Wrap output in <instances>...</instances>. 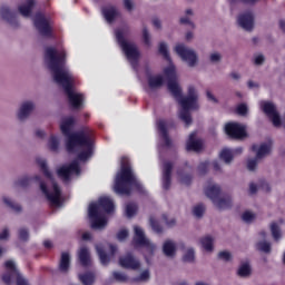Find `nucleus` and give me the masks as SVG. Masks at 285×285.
<instances>
[{
	"label": "nucleus",
	"instance_id": "aec40b11",
	"mask_svg": "<svg viewBox=\"0 0 285 285\" xmlns=\"http://www.w3.org/2000/svg\"><path fill=\"white\" fill-rule=\"evenodd\" d=\"M173 175V163L166 161L163 166V188L164 190H170Z\"/></svg>",
	"mask_w": 285,
	"mask_h": 285
},
{
	"label": "nucleus",
	"instance_id": "2eb2a0df",
	"mask_svg": "<svg viewBox=\"0 0 285 285\" xmlns=\"http://www.w3.org/2000/svg\"><path fill=\"white\" fill-rule=\"evenodd\" d=\"M237 24L245 32H253L255 30V13L253 11H244L237 17Z\"/></svg>",
	"mask_w": 285,
	"mask_h": 285
},
{
	"label": "nucleus",
	"instance_id": "423d86ee",
	"mask_svg": "<svg viewBox=\"0 0 285 285\" xmlns=\"http://www.w3.org/2000/svg\"><path fill=\"white\" fill-rule=\"evenodd\" d=\"M132 188H137V190H141V185L135 178L132 174V169L128 165V159H121V169L117 174L114 185V191L117 195H130Z\"/></svg>",
	"mask_w": 285,
	"mask_h": 285
},
{
	"label": "nucleus",
	"instance_id": "79ce46f5",
	"mask_svg": "<svg viewBox=\"0 0 285 285\" xmlns=\"http://www.w3.org/2000/svg\"><path fill=\"white\" fill-rule=\"evenodd\" d=\"M149 224L154 233H158V234L164 233V228L161 227V225H159V222L155 219V217L150 216Z\"/></svg>",
	"mask_w": 285,
	"mask_h": 285
},
{
	"label": "nucleus",
	"instance_id": "c85d7f7f",
	"mask_svg": "<svg viewBox=\"0 0 285 285\" xmlns=\"http://www.w3.org/2000/svg\"><path fill=\"white\" fill-rule=\"evenodd\" d=\"M60 273H68L70 271V253L62 252L59 262Z\"/></svg>",
	"mask_w": 285,
	"mask_h": 285
},
{
	"label": "nucleus",
	"instance_id": "5fc2aeb1",
	"mask_svg": "<svg viewBox=\"0 0 285 285\" xmlns=\"http://www.w3.org/2000/svg\"><path fill=\"white\" fill-rule=\"evenodd\" d=\"M218 258H220L223 262H230V259H233V255H230L229 252H219Z\"/></svg>",
	"mask_w": 285,
	"mask_h": 285
},
{
	"label": "nucleus",
	"instance_id": "f8f14e48",
	"mask_svg": "<svg viewBox=\"0 0 285 285\" xmlns=\"http://www.w3.org/2000/svg\"><path fill=\"white\" fill-rule=\"evenodd\" d=\"M261 110L271 119L273 126L275 128H279L282 126V117L279 116V111H277V106L271 101H262L261 102Z\"/></svg>",
	"mask_w": 285,
	"mask_h": 285
},
{
	"label": "nucleus",
	"instance_id": "473e14b6",
	"mask_svg": "<svg viewBox=\"0 0 285 285\" xmlns=\"http://www.w3.org/2000/svg\"><path fill=\"white\" fill-rule=\"evenodd\" d=\"M269 229H271L273 239L276 242H279L282 239V228L279 227V225H277V223L275 222L271 223Z\"/></svg>",
	"mask_w": 285,
	"mask_h": 285
},
{
	"label": "nucleus",
	"instance_id": "2f4dec72",
	"mask_svg": "<svg viewBox=\"0 0 285 285\" xmlns=\"http://www.w3.org/2000/svg\"><path fill=\"white\" fill-rule=\"evenodd\" d=\"M79 281L83 285H94L95 284V273L87 272L85 274H79Z\"/></svg>",
	"mask_w": 285,
	"mask_h": 285
},
{
	"label": "nucleus",
	"instance_id": "a211bd4d",
	"mask_svg": "<svg viewBox=\"0 0 285 285\" xmlns=\"http://www.w3.org/2000/svg\"><path fill=\"white\" fill-rule=\"evenodd\" d=\"M119 264L121 268H127L128 271H139L141 268V263L132 254L121 256Z\"/></svg>",
	"mask_w": 285,
	"mask_h": 285
},
{
	"label": "nucleus",
	"instance_id": "dca6fc26",
	"mask_svg": "<svg viewBox=\"0 0 285 285\" xmlns=\"http://www.w3.org/2000/svg\"><path fill=\"white\" fill-rule=\"evenodd\" d=\"M33 23L41 37H51L52 28L50 27V20L43 13H37Z\"/></svg>",
	"mask_w": 285,
	"mask_h": 285
},
{
	"label": "nucleus",
	"instance_id": "13d9d810",
	"mask_svg": "<svg viewBox=\"0 0 285 285\" xmlns=\"http://www.w3.org/2000/svg\"><path fill=\"white\" fill-rule=\"evenodd\" d=\"M128 238V229H120L117 234L118 242H124Z\"/></svg>",
	"mask_w": 285,
	"mask_h": 285
},
{
	"label": "nucleus",
	"instance_id": "338daca9",
	"mask_svg": "<svg viewBox=\"0 0 285 285\" xmlns=\"http://www.w3.org/2000/svg\"><path fill=\"white\" fill-rule=\"evenodd\" d=\"M249 195H257V185L255 183L249 184Z\"/></svg>",
	"mask_w": 285,
	"mask_h": 285
},
{
	"label": "nucleus",
	"instance_id": "bb28decb",
	"mask_svg": "<svg viewBox=\"0 0 285 285\" xmlns=\"http://www.w3.org/2000/svg\"><path fill=\"white\" fill-rule=\"evenodd\" d=\"M157 128H158L159 132L161 134V137L165 141V146H167V148H171L173 140H170V137H168V131L166 130V121L159 120L157 122Z\"/></svg>",
	"mask_w": 285,
	"mask_h": 285
},
{
	"label": "nucleus",
	"instance_id": "412c9836",
	"mask_svg": "<svg viewBox=\"0 0 285 285\" xmlns=\"http://www.w3.org/2000/svg\"><path fill=\"white\" fill-rule=\"evenodd\" d=\"M197 132H191L187 140L186 148L187 150H194V153H199L202 148H204V141L202 139H197Z\"/></svg>",
	"mask_w": 285,
	"mask_h": 285
},
{
	"label": "nucleus",
	"instance_id": "0eeeda50",
	"mask_svg": "<svg viewBox=\"0 0 285 285\" xmlns=\"http://www.w3.org/2000/svg\"><path fill=\"white\" fill-rule=\"evenodd\" d=\"M115 35L121 50L125 52L131 67L134 68V70H137L139 61V49L137 48V45H135L134 42H128L126 39H124V32H121L120 29L116 30Z\"/></svg>",
	"mask_w": 285,
	"mask_h": 285
},
{
	"label": "nucleus",
	"instance_id": "603ef678",
	"mask_svg": "<svg viewBox=\"0 0 285 285\" xmlns=\"http://www.w3.org/2000/svg\"><path fill=\"white\" fill-rule=\"evenodd\" d=\"M205 210H206V207H204V205H197L194 207L193 213L195 217L202 218L204 217Z\"/></svg>",
	"mask_w": 285,
	"mask_h": 285
},
{
	"label": "nucleus",
	"instance_id": "6e6d98bb",
	"mask_svg": "<svg viewBox=\"0 0 285 285\" xmlns=\"http://www.w3.org/2000/svg\"><path fill=\"white\" fill-rule=\"evenodd\" d=\"M206 173H208V161L200 163L198 165V175H205Z\"/></svg>",
	"mask_w": 285,
	"mask_h": 285
},
{
	"label": "nucleus",
	"instance_id": "ea45409f",
	"mask_svg": "<svg viewBox=\"0 0 285 285\" xmlns=\"http://www.w3.org/2000/svg\"><path fill=\"white\" fill-rule=\"evenodd\" d=\"M183 262L186 264H193V262H195V249L188 248L183 256Z\"/></svg>",
	"mask_w": 285,
	"mask_h": 285
},
{
	"label": "nucleus",
	"instance_id": "4c0bfd02",
	"mask_svg": "<svg viewBox=\"0 0 285 285\" xmlns=\"http://www.w3.org/2000/svg\"><path fill=\"white\" fill-rule=\"evenodd\" d=\"M219 157L225 161V164H230L233 161L234 155L230 149H223L219 154Z\"/></svg>",
	"mask_w": 285,
	"mask_h": 285
},
{
	"label": "nucleus",
	"instance_id": "4be33fe9",
	"mask_svg": "<svg viewBox=\"0 0 285 285\" xmlns=\"http://www.w3.org/2000/svg\"><path fill=\"white\" fill-rule=\"evenodd\" d=\"M101 12L107 21V23H112L117 17H120L119 10L116 7L107 6L101 8Z\"/></svg>",
	"mask_w": 285,
	"mask_h": 285
},
{
	"label": "nucleus",
	"instance_id": "f03ea898",
	"mask_svg": "<svg viewBox=\"0 0 285 285\" xmlns=\"http://www.w3.org/2000/svg\"><path fill=\"white\" fill-rule=\"evenodd\" d=\"M164 72L167 79V88L181 108L178 117L186 126H190V124H193L190 110H199V94H197V89L194 86H189L187 96L181 95V86H179L177 81V71H175L174 65L166 68Z\"/></svg>",
	"mask_w": 285,
	"mask_h": 285
},
{
	"label": "nucleus",
	"instance_id": "4468645a",
	"mask_svg": "<svg viewBox=\"0 0 285 285\" xmlns=\"http://www.w3.org/2000/svg\"><path fill=\"white\" fill-rule=\"evenodd\" d=\"M35 110H37V104L33 100H23L18 108L16 117L18 121H28Z\"/></svg>",
	"mask_w": 285,
	"mask_h": 285
},
{
	"label": "nucleus",
	"instance_id": "f257e3e1",
	"mask_svg": "<svg viewBox=\"0 0 285 285\" xmlns=\"http://www.w3.org/2000/svg\"><path fill=\"white\" fill-rule=\"evenodd\" d=\"M45 61L55 83L63 88L70 106H72V108H81L83 96L75 91V78L68 68H66V51H59L53 47H48L45 52Z\"/></svg>",
	"mask_w": 285,
	"mask_h": 285
},
{
	"label": "nucleus",
	"instance_id": "72a5a7b5",
	"mask_svg": "<svg viewBox=\"0 0 285 285\" xmlns=\"http://www.w3.org/2000/svg\"><path fill=\"white\" fill-rule=\"evenodd\" d=\"M96 250L99 255L100 263L104 266H108V264L110 263V257H108L106 252H104V247H101V245H96Z\"/></svg>",
	"mask_w": 285,
	"mask_h": 285
},
{
	"label": "nucleus",
	"instance_id": "e2e57ef3",
	"mask_svg": "<svg viewBox=\"0 0 285 285\" xmlns=\"http://www.w3.org/2000/svg\"><path fill=\"white\" fill-rule=\"evenodd\" d=\"M181 184H185V186L190 185V181H193V177L190 175L181 176L180 177Z\"/></svg>",
	"mask_w": 285,
	"mask_h": 285
},
{
	"label": "nucleus",
	"instance_id": "c756f323",
	"mask_svg": "<svg viewBox=\"0 0 285 285\" xmlns=\"http://www.w3.org/2000/svg\"><path fill=\"white\" fill-rule=\"evenodd\" d=\"M35 0H27L23 4L18 7V10L22 17H29L32 13V8H35Z\"/></svg>",
	"mask_w": 285,
	"mask_h": 285
},
{
	"label": "nucleus",
	"instance_id": "20e7f679",
	"mask_svg": "<svg viewBox=\"0 0 285 285\" xmlns=\"http://www.w3.org/2000/svg\"><path fill=\"white\" fill-rule=\"evenodd\" d=\"M37 164L38 166H40L47 179H50L51 189H48V186H46L45 183L41 181L40 176H22L13 181L14 190H19V188H28V186H30L32 181H39L40 190L45 194V197L48 199V202H50L51 206H61V189L59 188V185L55 183V178H52V173H50V170L48 169V163H46V159L43 158H37Z\"/></svg>",
	"mask_w": 285,
	"mask_h": 285
},
{
	"label": "nucleus",
	"instance_id": "3c124183",
	"mask_svg": "<svg viewBox=\"0 0 285 285\" xmlns=\"http://www.w3.org/2000/svg\"><path fill=\"white\" fill-rule=\"evenodd\" d=\"M179 23H180V26L187 24L188 27L191 28V30H195V28H196L195 22H193L188 16L181 17L179 19Z\"/></svg>",
	"mask_w": 285,
	"mask_h": 285
},
{
	"label": "nucleus",
	"instance_id": "b1692460",
	"mask_svg": "<svg viewBox=\"0 0 285 285\" xmlns=\"http://www.w3.org/2000/svg\"><path fill=\"white\" fill-rule=\"evenodd\" d=\"M220 193H222V188L219 187V185L215 183H208V185L205 187V195L212 202L217 199Z\"/></svg>",
	"mask_w": 285,
	"mask_h": 285
},
{
	"label": "nucleus",
	"instance_id": "a878e982",
	"mask_svg": "<svg viewBox=\"0 0 285 285\" xmlns=\"http://www.w3.org/2000/svg\"><path fill=\"white\" fill-rule=\"evenodd\" d=\"M163 253L166 255V257H175L177 254V244L170 239L165 240L163 245Z\"/></svg>",
	"mask_w": 285,
	"mask_h": 285
},
{
	"label": "nucleus",
	"instance_id": "c9c22d12",
	"mask_svg": "<svg viewBox=\"0 0 285 285\" xmlns=\"http://www.w3.org/2000/svg\"><path fill=\"white\" fill-rule=\"evenodd\" d=\"M213 242H214V239L210 236H205L200 239V244H202L203 248L205 250H207L208 253L213 252Z\"/></svg>",
	"mask_w": 285,
	"mask_h": 285
},
{
	"label": "nucleus",
	"instance_id": "a19ab883",
	"mask_svg": "<svg viewBox=\"0 0 285 285\" xmlns=\"http://www.w3.org/2000/svg\"><path fill=\"white\" fill-rule=\"evenodd\" d=\"M161 219L167 226V228H174V226H177V219L174 217L168 216V214H163Z\"/></svg>",
	"mask_w": 285,
	"mask_h": 285
},
{
	"label": "nucleus",
	"instance_id": "e433bc0d",
	"mask_svg": "<svg viewBox=\"0 0 285 285\" xmlns=\"http://www.w3.org/2000/svg\"><path fill=\"white\" fill-rule=\"evenodd\" d=\"M158 52L164 57V59L171 63L173 60L170 59V53H168V45H166V42L159 43Z\"/></svg>",
	"mask_w": 285,
	"mask_h": 285
},
{
	"label": "nucleus",
	"instance_id": "6e6552de",
	"mask_svg": "<svg viewBox=\"0 0 285 285\" xmlns=\"http://www.w3.org/2000/svg\"><path fill=\"white\" fill-rule=\"evenodd\" d=\"M252 151L255 153V158H249L247 160V169L255 170L257 168V164L262 161V159H266V157L271 156L273 153V142H262L261 145H253Z\"/></svg>",
	"mask_w": 285,
	"mask_h": 285
},
{
	"label": "nucleus",
	"instance_id": "58836bf2",
	"mask_svg": "<svg viewBox=\"0 0 285 285\" xmlns=\"http://www.w3.org/2000/svg\"><path fill=\"white\" fill-rule=\"evenodd\" d=\"M239 277H250V265L248 263H243L238 268Z\"/></svg>",
	"mask_w": 285,
	"mask_h": 285
},
{
	"label": "nucleus",
	"instance_id": "de8ad7c7",
	"mask_svg": "<svg viewBox=\"0 0 285 285\" xmlns=\"http://www.w3.org/2000/svg\"><path fill=\"white\" fill-rule=\"evenodd\" d=\"M223 56L219 51H214L209 53V62L217 65L222 63Z\"/></svg>",
	"mask_w": 285,
	"mask_h": 285
},
{
	"label": "nucleus",
	"instance_id": "0e129e2a",
	"mask_svg": "<svg viewBox=\"0 0 285 285\" xmlns=\"http://www.w3.org/2000/svg\"><path fill=\"white\" fill-rule=\"evenodd\" d=\"M206 97L209 101H213L214 104H219V100H217L213 92H210L209 90L206 91Z\"/></svg>",
	"mask_w": 285,
	"mask_h": 285
},
{
	"label": "nucleus",
	"instance_id": "a18cd8bd",
	"mask_svg": "<svg viewBox=\"0 0 285 285\" xmlns=\"http://www.w3.org/2000/svg\"><path fill=\"white\" fill-rule=\"evenodd\" d=\"M236 112L239 117H248V105L246 102H242L236 107Z\"/></svg>",
	"mask_w": 285,
	"mask_h": 285
},
{
	"label": "nucleus",
	"instance_id": "cd10ccee",
	"mask_svg": "<svg viewBox=\"0 0 285 285\" xmlns=\"http://www.w3.org/2000/svg\"><path fill=\"white\" fill-rule=\"evenodd\" d=\"M78 258L81 266H90V250L88 249V247H80V249L78 250Z\"/></svg>",
	"mask_w": 285,
	"mask_h": 285
},
{
	"label": "nucleus",
	"instance_id": "9b49d317",
	"mask_svg": "<svg viewBox=\"0 0 285 285\" xmlns=\"http://www.w3.org/2000/svg\"><path fill=\"white\" fill-rule=\"evenodd\" d=\"M58 177L62 179V181L68 183L75 175L79 177L81 175V168H79V160H73L69 165H65L57 170Z\"/></svg>",
	"mask_w": 285,
	"mask_h": 285
},
{
	"label": "nucleus",
	"instance_id": "680f3d73",
	"mask_svg": "<svg viewBox=\"0 0 285 285\" xmlns=\"http://www.w3.org/2000/svg\"><path fill=\"white\" fill-rule=\"evenodd\" d=\"M0 239H10V229H8V227L3 228L2 233L0 234Z\"/></svg>",
	"mask_w": 285,
	"mask_h": 285
},
{
	"label": "nucleus",
	"instance_id": "7c9ffc66",
	"mask_svg": "<svg viewBox=\"0 0 285 285\" xmlns=\"http://www.w3.org/2000/svg\"><path fill=\"white\" fill-rule=\"evenodd\" d=\"M2 202L6 205L7 208H11L13 210V213H21V210H23V208L21 207L20 204L14 203L12 199L8 198V197H2Z\"/></svg>",
	"mask_w": 285,
	"mask_h": 285
},
{
	"label": "nucleus",
	"instance_id": "1a4fd4ad",
	"mask_svg": "<svg viewBox=\"0 0 285 285\" xmlns=\"http://www.w3.org/2000/svg\"><path fill=\"white\" fill-rule=\"evenodd\" d=\"M7 273L2 275V282L7 285H12V281H17V285H28V281L21 277L17 265L12 261L4 263Z\"/></svg>",
	"mask_w": 285,
	"mask_h": 285
},
{
	"label": "nucleus",
	"instance_id": "ddd939ff",
	"mask_svg": "<svg viewBox=\"0 0 285 285\" xmlns=\"http://www.w3.org/2000/svg\"><path fill=\"white\" fill-rule=\"evenodd\" d=\"M134 230H135V235H134L135 246H142L148 250L149 255H153V253H155L157 247L153 243H150L148 238H146V234L144 233V229H141V227L139 226H135Z\"/></svg>",
	"mask_w": 285,
	"mask_h": 285
},
{
	"label": "nucleus",
	"instance_id": "39448f33",
	"mask_svg": "<svg viewBox=\"0 0 285 285\" xmlns=\"http://www.w3.org/2000/svg\"><path fill=\"white\" fill-rule=\"evenodd\" d=\"M105 210L107 215L115 213V202L110 197H100L97 203L89 205L88 215L91 222V228L95 230H104L108 226V219L101 215L100 210Z\"/></svg>",
	"mask_w": 285,
	"mask_h": 285
},
{
	"label": "nucleus",
	"instance_id": "09e8293b",
	"mask_svg": "<svg viewBox=\"0 0 285 285\" xmlns=\"http://www.w3.org/2000/svg\"><path fill=\"white\" fill-rule=\"evenodd\" d=\"M49 148L53 153H57V150H59V139L57 137H55V136L50 137V139H49Z\"/></svg>",
	"mask_w": 285,
	"mask_h": 285
},
{
	"label": "nucleus",
	"instance_id": "f704fd0d",
	"mask_svg": "<svg viewBox=\"0 0 285 285\" xmlns=\"http://www.w3.org/2000/svg\"><path fill=\"white\" fill-rule=\"evenodd\" d=\"M256 249L261 253H265L266 255H269L271 250H273L271 243L266 240H261L256 244Z\"/></svg>",
	"mask_w": 285,
	"mask_h": 285
},
{
	"label": "nucleus",
	"instance_id": "9d476101",
	"mask_svg": "<svg viewBox=\"0 0 285 285\" xmlns=\"http://www.w3.org/2000/svg\"><path fill=\"white\" fill-rule=\"evenodd\" d=\"M175 52L186 61L187 66L189 68H195L199 61V56H197V51L194 49H190L189 47H186L184 43H179L175 47Z\"/></svg>",
	"mask_w": 285,
	"mask_h": 285
},
{
	"label": "nucleus",
	"instance_id": "6ab92c4d",
	"mask_svg": "<svg viewBox=\"0 0 285 285\" xmlns=\"http://www.w3.org/2000/svg\"><path fill=\"white\" fill-rule=\"evenodd\" d=\"M0 17L1 19H3V21H7V23L11 28H19V21H17V13L10 10V7L2 6L0 9Z\"/></svg>",
	"mask_w": 285,
	"mask_h": 285
},
{
	"label": "nucleus",
	"instance_id": "7ed1b4c3",
	"mask_svg": "<svg viewBox=\"0 0 285 285\" xmlns=\"http://www.w3.org/2000/svg\"><path fill=\"white\" fill-rule=\"evenodd\" d=\"M75 126L73 117H65L60 122V129L66 137V148L69 153H78L81 148H86L78 154L79 161H88L92 157V138L90 130H81L71 132Z\"/></svg>",
	"mask_w": 285,
	"mask_h": 285
},
{
	"label": "nucleus",
	"instance_id": "bf43d9fd",
	"mask_svg": "<svg viewBox=\"0 0 285 285\" xmlns=\"http://www.w3.org/2000/svg\"><path fill=\"white\" fill-rule=\"evenodd\" d=\"M124 1V7L126 8V10H128V12H132V10H135V2H132V0H122Z\"/></svg>",
	"mask_w": 285,
	"mask_h": 285
},
{
	"label": "nucleus",
	"instance_id": "052dcab7",
	"mask_svg": "<svg viewBox=\"0 0 285 285\" xmlns=\"http://www.w3.org/2000/svg\"><path fill=\"white\" fill-rule=\"evenodd\" d=\"M264 61H266V58L264 57V55H257L255 56L254 58V63L256 66H263L264 65Z\"/></svg>",
	"mask_w": 285,
	"mask_h": 285
},
{
	"label": "nucleus",
	"instance_id": "4d7b16f0",
	"mask_svg": "<svg viewBox=\"0 0 285 285\" xmlns=\"http://www.w3.org/2000/svg\"><path fill=\"white\" fill-rule=\"evenodd\" d=\"M242 217H243V222L250 224V222H253V219H255V214H253L250 212H245Z\"/></svg>",
	"mask_w": 285,
	"mask_h": 285
},
{
	"label": "nucleus",
	"instance_id": "5701e85b",
	"mask_svg": "<svg viewBox=\"0 0 285 285\" xmlns=\"http://www.w3.org/2000/svg\"><path fill=\"white\" fill-rule=\"evenodd\" d=\"M214 206L218 208V210H226L233 207V199L230 196L217 197L213 200Z\"/></svg>",
	"mask_w": 285,
	"mask_h": 285
},
{
	"label": "nucleus",
	"instance_id": "f3484780",
	"mask_svg": "<svg viewBox=\"0 0 285 285\" xmlns=\"http://www.w3.org/2000/svg\"><path fill=\"white\" fill-rule=\"evenodd\" d=\"M225 132L232 139H244L246 137V126L238 122H229L225 126Z\"/></svg>",
	"mask_w": 285,
	"mask_h": 285
},
{
	"label": "nucleus",
	"instance_id": "774afa93",
	"mask_svg": "<svg viewBox=\"0 0 285 285\" xmlns=\"http://www.w3.org/2000/svg\"><path fill=\"white\" fill-rule=\"evenodd\" d=\"M81 237L83 242H90L92 239V234H90V232H85Z\"/></svg>",
	"mask_w": 285,
	"mask_h": 285
},
{
	"label": "nucleus",
	"instance_id": "c03bdc74",
	"mask_svg": "<svg viewBox=\"0 0 285 285\" xmlns=\"http://www.w3.org/2000/svg\"><path fill=\"white\" fill-rule=\"evenodd\" d=\"M142 41L147 48H150L153 46V42L150 41V31H148V27L145 24L142 26Z\"/></svg>",
	"mask_w": 285,
	"mask_h": 285
},
{
	"label": "nucleus",
	"instance_id": "37998d69",
	"mask_svg": "<svg viewBox=\"0 0 285 285\" xmlns=\"http://www.w3.org/2000/svg\"><path fill=\"white\" fill-rule=\"evenodd\" d=\"M125 213L127 217H135L137 215V205L135 203H129L126 205Z\"/></svg>",
	"mask_w": 285,
	"mask_h": 285
},
{
	"label": "nucleus",
	"instance_id": "8fccbe9b",
	"mask_svg": "<svg viewBox=\"0 0 285 285\" xmlns=\"http://www.w3.org/2000/svg\"><path fill=\"white\" fill-rule=\"evenodd\" d=\"M112 275H114V279H116V282H120V283L128 282V275H126L125 273L114 272Z\"/></svg>",
	"mask_w": 285,
	"mask_h": 285
},
{
	"label": "nucleus",
	"instance_id": "49530a36",
	"mask_svg": "<svg viewBox=\"0 0 285 285\" xmlns=\"http://www.w3.org/2000/svg\"><path fill=\"white\" fill-rule=\"evenodd\" d=\"M18 237L20 242H28L30 239V230L23 227L18 229Z\"/></svg>",
	"mask_w": 285,
	"mask_h": 285
},
{
	"label": "nucleus",
	"instance_id": "393cba45",
	"mask_svg": "<svg viewBox=\"0 0 285 285\" xmlns=\"http://www.w3.org/2000/svg\"><path fill=\"white\" fill-rule=\"evenodd\" d=\"M147 81L150 90H159V88L164 86V76L161 75L149 76Z\"/></svg>",
	"mask_w": 285,
	"mask_h": 285
},
{
	"label": "nucleus",
	"instance_id": "864d4df0",
	"mask_svg": "<svg viewBox=\"0 0 285 285\" xmlns=\"http://www.w3.org/2000/svg\"><path fill=\"white\" fill-rule=\"evenodd\" d=\"M150 279V272L148 269L141 272L139 277L134 278V282H148Z\"/></svg>",
	"mask_w": 285,
	"mask_h": 285
},
{
	"label": "nucleus",
	"instance_id": "69168bd1",
	"mask_svg": "<svg viewBox=\"0 0 285 285\" xmlns=\"http://www.w3.org/2000/svg\"><path fill=\"white\" fill-rule=\"evenodd\" d=\"M242 3H245V6H257V3H259V1L262 0H240Z\"/></svg>",
	"mask_w": 285,
	"mask_h": 285
}]
</instances>
